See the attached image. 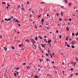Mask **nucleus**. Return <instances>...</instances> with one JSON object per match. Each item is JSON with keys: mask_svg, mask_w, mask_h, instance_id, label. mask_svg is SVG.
I'll use <instances>...</instances> for the list:
<instances>
[{"mask_svg": "<svg viewBox=\"0 0 78 78\" xmlns=\"http://www.w3.org/2000/svg\"><path fill=\"white\" fill-rule=\"evenodd\" d=\"M68 5H69L70 6H71V5H72V3L71 2L69 3Z\"/></svg>", "mask_w": 78, "mask_h": 78, "instance_id": "obj_12", "label": "nucleus"}, {"mask_svg": "<svg viewBox=\"0 0 78 78\" xmlns=\"http://www.w3.org/2000/svg\"><path fill=\"white\" fill-rule=\"evenodd\" d=\"M71 47L72 48H75V46H74V45H72L71 46Z\"/></svg>", "mask_w": 78, "mask_h": 78, "instance_id": "obj_15", "label": "nucleus"}, {"mask_svg": "<svg viewBox=\"0 0 78 78\" xmlns=\"http://www.w3.org/2000/svg\"><path fill=\"white\" fill-rule=\"evenodd\" d=\"M72 36H75V34H74V33H72Z\"/></svg>", "mask_w": 78, "mask_h": 78, "instance_id": "obj_26", "label": "nucleus"}, {"mask_svg": "<svg viewBox=\"0 0 78 78\" xmlns=\"http://www.w3.org/2000/svg\"><path fill=\"white\" fill-rule=\"evenodd\" d=\"M18 26H19V27H20L21 26V25H20V24L19 23H18Z\"/></svg>", "mask_w": 78, "mask_h": 78, "instance_id": "obj_34", "label": "nucleus"}, {"mask_svg": "<svg viewBox=\"0 0 78 78\" xmlns=\"http://www.w3.org/2000/svg\"><path fill=\"white\" fill-rule=\"evenodd\" d=\"M35 40H37V36L35 38Z\"/></svg>", "mask_w": 78, "mask_h": 78, "instance_id": "obj_19", "label": "nucleus"}, {"mask_svg": "<svg viewBox=\"0 0 78 78\" xmlns=\"http://www.w3.org/2000/svg\"><path fill=\"white\" fill-rule=\"evenodd\" d=\"M34 78H39V76L37 75H36L34 76Z\"/></svg>", "mask_w": 78, "mask_h": 78, "instance_id": "obj_4", "label": "nucleus"}, {"mask_svg": "<svg viewBox=\"0 0 78 78\" xmlns=\"http://www.w3.org/2000/svg\"><path fill=\"white\" fill-rule=\"evenodd\" d=\"M76 44L75 42L74 41H73L72 42V45H75Z\"/></svg>", "mask_w": 78, "mask_h": 78, "instance_id": "obj_3", "label": "nucleus"}, {"mask_svg": "<svg viewBox=\"0 0 78 78\" xmlns=\"http://www.w3.org/2000/svg\"><path fill=\"white\" fill-rule=\"evenodd\" d=\"M40 70H41V69H38V72H40Z\"/></svg>", "mask_w": 78, "mask_h": 78, "instance_id": "obj_30", "label": "nucleus"}, {"mask_svg": "<svg viewBox=\"0 0 78 78\" xmlns=\"http://www.w3.org/2000/svg\"><path fill=\"white\" fill-rule=\"evenodd\" d=\"M51 63H52V64H54V63H55V62H51Z\"/></svg>", "mask_w": 78, "mask_h": 78, "instance_id": "obj_52", "label": "nucleus"}, {"mask_svg": "<svg viewBox=\"0 0 78 78\" xmlns=\"http://www.w3.org/2000/svg\"><path fill=\"white\" fill-rule=\"evenodd\" d=\"M16 20V18H14L13 20V21H15Z\"/></svg>", "mask_w": 78, "mask_h": 78, "instance_id": "obj_58", "label": "nucleus"}, {"mask_svg": "<svg viewBox=\"0 0 78 78\" xmlns=\"http://www.w3.org/2000/svg\"><path fill=\"white\" fill-rule=\"evenodd\" d=\"M50 56L51 57V58H53V56H52V55H51V53H50Z\"/></svg>", "mask_w": 78, "mask_h": 78, "instance_id": "obj_23", "label": "nucleus"}, {"mask_svg": "<svg viewBox=\"0 0 78 78\" xmlns=\"http://www.w3.org/2000/svg\"><path fill=\"white\" fill-rule=\"evenodd\" d=\"M66 41H68V40H69V37H68V36H67L66 37Z\"/></svg>", "mask_w": 78, "mask_h": 78, "instance_id": "obj_14", "label": "nucleus"}, {"mask_svg": "<svg viewBox=\"0 0 78 78\" xmlns=\"http://www.w3.org/2000/svg\"><path fill=\"white\" fill-rule=\"evenodd\" d=\"M8 19L7 18H5V21H7V22H8V21H10V20H11V18H8Z\"/></svg>", "mask_w": 78, "mask_h": 78, "instance_id": "obj_2", "label": "nucleus"}, {"mask_svg": "<svg viewBox=\"0 0 78 78\" xmlns=\"http://www.w3.org/2000/svg\"><path fill=\"white\" fill-rule=\"evenodd\" d=\"M48 44L49 45H51V43H48Z\"/></svg>", "mask_w": 78, "mask_h": 78, "instance_id": "obj_39", "label": "nucleus"}, {"mask_svg": "<svg viewBox=\"0 0 78 78\" xmlns=\"http://www.w3.org/2000/svg\"><path fill=\"white\" fill-rule=\"evenodd\" d=\"M76 75H78V73H76Z\"/></svg>", "mask_w": 78, "mask_h": 78, "instance_id": "obj_59", "label": "nucleus"}, {"mask_svg": "<svg viewBox=\"0 0 78 78\" xmlns=\"http://www.w3.org/2000/svg\"><path fill=\"white\" fill-rule=\"evenodd\" d=\"M44 41H45L46 43H48V41H46V39H44Z\"/></svg>", "mask_w": 78, "mask_h": 78, "instance_id": "obj_20", "label": "nucleus"}, {"mask_svg": "<svg viewBox=\"0 0 78 78\" xmlns=\"http://www.w3.org/2000/svg\"><path fill=\"white\" fill-rule=\"evenodd\" d=\"M35 28L36 29V28H37V26L36 25L35 26Z\"/></svg>", "mask_w": 78, "mask_h": 78, "instance_id": "obj_63", "label": "nucleus"}, {"mask_svg": "<svg viewBox=\"0 0 78 78\" xmlns=\"http://www.w3.org/2000/svg\"><path fill=\"white\" fill-rule=\"evenodd\" d=\"M59 20H60V21H62V19H61V18H59Z\"/></svg>", "mask_w": 78, "mask_h": 78, "instance_id": "obj_33", "label": "nucleus"}, {"mask_svg": "<svg viewBox=\"0 0 78 78\" xmlns=\"http://www.w3.org/2000/svg\"><path fill=\"white\" fill-rule=\"evenodd\" d=\"M56 15L58 16H59V14H58V13H56Z\"/></svg>", "mask_w": 78, "mask_h": 78, "instance_id": "obj_49", "label": "nucleus"}, {"mask_svg": "<svg viewBox=\"0 0 78 78\" xmlns=\"http://www.w3.org/2000/svg\"><path fill=\"white\" fill-rule=\"evenodd\" d=\"M58 33V30H56V33Z\"/></svg>", "mask_w": 78, "mask_h": 78, "instance_id": "obj_55", "label": "nucleus"}, {"mask_svg": "<svg viewBox=\"0 0 78 78\" xmlns=\"http://www.w3.org/2000/svg\"><path fill=\"white\" fill-rule=\"evenodd\" d=\"M14 75L15 76H17V74L16 73H14Z\"/></svg>", "mask_w": 78, "mask_h": 78, "instance_id": "obj_16", "label": "nucleus"}, {"mask_svg": "<svg viewBox=\"0 0 78 78\" xmlns=\"http://www.w3.org/2000/svg\"><path fill=\"white\" fill-rule=\"evenodd\" d=\"M67 45V47H70V46L69 45Z\"/></svg>", "mask_w": 78, "mask_h": 78, "instance_id": "obj_36", "label": "nucleus"}, {"mask_svg": "<svg viewBox=\"0 0 78 78\" xmlns=\"http://www.w3.org/2000/svg\"><path fill=\"white\" fill-rule=\"evenodd\" d=\"M62 73L63 74V75L64 74V71H62Z\"/></svg>", "mask_w": 78, "mask_h": 78, "instance_id": "obj_46", "label": "nucleus"}, {"mask_svg": "<svg viewBox=\"0 0 78 78\" xmlns=\"http://www.w3.org/2000/svg\"><path fill=\"white\" fill-rule=\"evenodd\" d=\"M53 67L54 69H55V68L56 67L55 66H53Z\"/></svg>", "mask_w": 78, "mask_h": 78, "instance_id": "obj_43", "label": "nucleus"}, {"mask_svg": "<svg viewBox=\"0 0 78 78\" xmlns=\"http://www.w3.org/2000/svg\"><path fill=\"white\" fill-rule=\"evenodd\" d=\"M21 45V47H23V43H22Z\"/></svg>", "mask_w": 78, "mask_h": 78, "instance_id": "obj_28", "label": "nucleus"}, {"mask_svg": "<svg viewBox=\"0 0 78 78\" xmlns=\"http://www.w3.org/2000/svg\"><path fill=\"white\" fill-rule=\"evenodd\" d=\"M40 61L41 62H42V60H41V59H40Z\"/></svg>", "mask_w": 78, "mask_h": 78, "instance_id": "obj_53", "label": "nucleus"}, {"mask_svg": "<svg viewBox=\"0 0 78 78\" xmlns=\"http://www.w3.org/2000/svg\"><path fill=\"white\" fill-rule=\"evenodd\" d=\"M73 74H72L70 77H71L72 76H73Z\"/></svg>", "mask_w": 78, "mask_h": 78, "instance_id": "obj_51", "label": "nucleus"}, {"mask_svg": "<svg viewBox=\"0 0 78 78\" xmlns=\"http://www.w3.org/2000/svg\"><path fill=\"white\" fill-rule=\"evenodd\" d=\"M65 3H67V0H65Z\"/></svg>", "mask_w": 78, "mask_h": 78, "instance_id": "obj_21", "label": "nucleus"}, {"mask_svg": "<svg viewBox=\"0 0 78 78\" xmlns=\"http://www.w3.org/2000/svg\"><path fill=\"white\" fill-rule=\"evenodd\" d=\"M30 66H28L27 68V69H30Z\"/></svg>", "mask_w": 78, "mask_h": 78, "instance_id": "obj_29", "label": "nucleus"}, {"mask_svg": "<svg viewBox=\"0 0 78 78\" xmlns=\"http://www.w3.org/2000/svg\"><path fill=\"white\" fill-rule=\"evenodd\" d=\"M46 56H48V54H46Z\"/></svg>", "mask_w": 78, "mask_h": 78, "instance_id": "obj_54", "label": "nucleus"}, {"mask_svg": "<svg viewBox=\"0 0 78 78\" xmlns=\"http://www.w3.org/2000/svg\"><path fill=\"white\" fill-rule=\"evenodd\" d=\"M48 61H49V59H48V58H47L46 61H47V62H48Z\"/></svg>", "mask_w": 78, "mask_h": 78, "instance_id": "obj_24", "label": "nucleus"}, {"mask_svg": "<svg viewBox=\"0 0 78 78\" xmlns=\"http://www.w3.org/2000/svg\"><path fill=\"white\" fill-rule=\"evenodd\" d=\"M25 41H26V42H27L28 43H30V40H29L28 39L25 40Z\"/></svg>", "mask_w": 78, "mask_h": 78, "instance_id": "obj_5", "label": "nucleus"}, {"mask_svg": "<svg viewBox=\"0 0 78 78\" xmlns=\"http://www.w3.org/2000/svg\"><path fill=\"white\" fill-rule=\"evenodd\" d=\"M71 70L73 71V68H71Z\"/></svg>", "mask_w": 78, "mask_h": 78, "instance_id": "obj_40", "label": "nucleus"}, {"mask_svg": "<svg viewBox=\"0 0 78 78\" xmlns=\"http://www.w3.org/2000/svg\"><path fill=\"white\" fill-rule=\"evenodd\" d=\"M15 72H16V73L18 75H19V73L18 72H17L16 71H15Z\"/></svg>", "mask_w": 78, "mask_h": 78, "instance_id": "obj_17", "label": "nucleus"}, {"mask_svg": "<svg viewBox=\"0 0 78 78\" xmlns=\"http://www.w3.org/2000/svg\"><path fill=\"white\" fill-rule=\"evenodd\" d=\"M76 62H74V66H75V64H76Z\"/></svg>", "mask_w": 78, "mask_h": 78, "instance_id": "obj_27", "label": "nucleus"}, {"mask_svg": "<svg viewBox=\"0 0 78 78\" xmlns=\"http://www.w3.org/2000/svg\"><path fill=\"white\" fill-rule=\"evenodd\" d=\"M15 69H16V70H19V67H18L17 68H15Z\"/></svg>", "mask_w": 78, "mask_h": 78, "instance_id": "obj_18", "label": "nucleus"}, {"mask_svg": "<svg viewBox=\"0 0 78 78\" xmlns=\"http://www.w3.org/2000/svg\"><path fill=\"white\" fill-rule=\"evenodd\" d=\"M51 42V40H50L48 41V43H50V42Z\"/></svg>", "mask_w": 78, "mask_h": 78, "instance_id": "obj_13", "label": "nucleus"}, {"mask_svg": "<svg viewBox=\"0 0 78 78\" xmlns=\"http://www.w3.org/2000/svg\"><path fill=\"white\" fill-rule=\"evenodd\" d=\"M44 2H42L40 3L41 4H42V3H44Z\"/></svg>", "mask_w": 78, "mask_h": 78, "instance_id": "obj_38", "label": "nucleus"}, {"mask_svg": "<svg viewBox=\"0 0 78 78\" xmlns=\"http://www.w3.org/2000/svg\"><path fill=\"white\" fill-rule=\"evenodd\" d=\"M41 21L42 22V23H44V18H42L41 19Z\"/></svg>", "mask_w": 78, "mask_h": 78, "instance_id": "obj_7", "label": "nucleus"}, {"mask_svg": "<svg viewBox=\"0 0 78 78\" xmlns=\"http://www.w3.org/2000/svg\"><path fill=\"white\" fill-rule=\"evenodd\" d=\"M12 49H15V48L13 46L12 47Z\"/></svg>", "mask_w": 78, "mask_h": 78, "instance_id": "obj_37", "label": "nucleus"}, {"mask_svg": "<svg viewBox=\"0 0 78 78\" xmlns=\"http://www.w3.org/2000/svg\"><path fill=\"white\" fill-rule=\"evenodd\" d=\"M71 20H72V19L71 18H69V21H70V22L71 21Z\"/></svg>", "mask_w": 78, "mask_h": 78, "instance_id": "obj_42", "label": "nucleus"}, {"mask_svg": "<svg viewBox=\"0 0 78 78\" xmlns=\"http://www.w3.org/2000/svg\"><path fill=\"white\" fill-rule=\"evenodd\" d=\"M7 5L8 6H10V5H9V4H8V3H7Z\"/></svg>", "mask_w": 78, "mask_h": 78, "instance_id": "obj_48", "label": "nucleus"}, {"mask_svg": "<svg viewBox=\"0 0 78 78\" xmlns=\"http://www.w3.org/2000/svg\"><path fill=\"white\" fill-rule=\"evenodd\" d=\"M25 64H26V63L25 62H24V63H23V66H24V65H25Z\"/></svg>", "mask_w": 78, "mask_h": 78, "instance_id": "obj_44", "label": "nucleus"}, {"mask_svg": "<svg viewBox=\"0 0 78 78\" xmlns=\"http://www.w3.org/2000/svg\"><path fill=\"white\" fill-rule=\"evenodd\" d=\"M59 37H60V39H61V37H62L61 36V35H60L59 36Z\"/></svg>", "mask_w": 78, "mask_h": 78, "instance_id": "obj_32", "label": "nucleus"}, {"mask_svg": "<svg viewBox=\"0 0 78 78\" xmlns=\"http://www.w3.org/2000/svg\"><path fill=\"white\" fill-rule=\"evenodd\" d=\"M19 47H21V46H22L21 44H20L19 45Z\"/></svg>", "mask_w": 78, "mask_h": 78, "instance_id": "obj_45", "label": "nucleus"}, {"mask_svg": "<svg viewBox=\"0 0 78 78\" xmlns=\"http://www.w3.org/2000/svg\"><path fill=\"white\" fill-rule=\"evenodd\" d=\"M2 4H5V5H6V2H2Z\"/></svg>", "mask_w": 78, "mask_h": 78, "instance_id": "obj_22", "label": "nucleus"}, {"mask_svg": "<svg viewBox=\"0 0 78 78\" xmlns=\"http://www.w3.org/2000/svg\"><path fill=\"white\" fill-rule=\"evenodd\" d=\"M13 18H14V16H12L10 17V18H11V19H13Z\"/></svg>", "mask_w": 78, "mask_h": 78, "instance_id": "obj_35", "label": "nucleus"}, {"mask_svg": "<svg viewBox=\"0 0 78 78\" xmlns=\"http://www.w3.org/2000/svg\"><path fill=\"white\" fill-rule=\"evenodd\" d=\"M55 55V53H53L52 54V56H53V55Z\"/></svg>", "mask_w": 78, "mask_h": 78, "instance_id": "obj_56", "label": "nucleus"}, {"mask_svg": "<svg viewBox=\"0 0 78 78\" xmlns=\"http://www.w3.org/2000/svg\"><path fill=\"white\" fill-rule=\"evenodd\" d=\"M38 37L40 38V39H42V37H41L39 36H38Z\"/></svg>", "mask_w": 78, "mask_h": 78, "instance_id": "obj_10", "label": "nucleus"}, {"mask_svg": "<svg viewBox=\"0 0 78 78\" xmlns=\"http://www.w3.org/2000/svg\"><path fill=\"white\" fill-rule=\"evenodd\" d=\"M41 45L42 46V47H43V48H45V45L41 44Z\"/></svg>", "mask_w": 78, "mask_h": 78, "instance_id": "obj_8", "label": "nucleus"}, {"mask_svg": "<svg viewBox=\"0 0 78 78\" xmlns=\"http://www.w3.org/2000/svg\"><path fill=\"white\" fill-rule=\"evenodd\" d=\"M0 38H1V39H2V35H0Z\"/></svg>", "mask_w": 78, "mask_h": 78, "instance_id": "obj_50", "label": "nucleus"}, {"mask_svg": "<svg viewBox=\"0 0 78 78\" xmlns=\"http://www.w3.org/2000/svg\"><path fill=\"white\" fill-rule=\"evenodd\" d=\"M75 36H78V33H77L75 34Z\"/></svg>", "mask_w": 78, "mask_h": 78, "instance_id": "obj_25", "label": "nucleus"}, {"mask_svg": "<svg viewBox=\"0 0 78 78\" xmlns=\"http://www.w3.org/2000/svg\"><path fill=\"white\" fill-rule=\"evenodd\" d=\"M4 49L5 51H6L7 50V48H6L5 47H4Z\"/></svg>", "mask_w": 78, "mask_h": 78, "instance_id": "obj_9", "label": "nucleus"}, {"mask_svg": "<svg viewBox=\"0 0 78 78\" xmlns=\"http://www.w3.org/2000/svg\"><path fill=\"white\" fill-rule=\"evenodd\" d=\"M66 29L67 31H69V28H68V27H66Z\"/></svg>", "mask_w": 78, "mask_h": 78, "instance_id": "obj_11", "label": "nucleus"}, {"mask_svg": "<svg viewBox=\"0 0 78 78\" xmlns=\"http://www.w3.org/2000/svg\"><path fill=\"white\" fill-rule=\"evenodd\" d=\"M61 15H62V14H63V12H61Z\"/></svg>", "mask_w": 78, "mask_h": 78, "instance_id": "obj_47", "label": "nucleus"}, {"mask_svg": "<svg viewBox=\"0 0 78 78\" xmlns=\"http://www.w3.org/2000/svg\"><path fill=\"white\" fill-rule=\"evenodd\" d=\"M41 15H39V16H38V18H39L41 17Z\"/></svg>", "mask_w": 78, "mask_h": 78, "instance_id": "obj_31", "label": "nucleus"}, {"mask_svg": "<svg viewBox=\"0 0 78 78\" xmlns=\"http://www.w3.org/2000/svg\"><path fill=\"white\" fill-rule=\"evenodd\" d=\"M74 9H76V7H74Z\"/></svg>", "mask_w": 78, "mask_h": 78, "instance_id": "obj_61", "label": "nucleus"}, {"mask_svg": "<svg viewBox=\"0 0 78 78\" xmlns=\"http://www.w3.org/2000/svg\"><path fill=\"white\" fill-rule=\"evenodd\" d=\"M15 22H17V23H20V22L19 21V20L17 19L16 20Z\"/></svg>", "mask_w": 78, "mask_h": 78, "instance_id": "obj_6", "label": "nucleus"}, {"mask_svg": "<svg viewBox=\"0 0 78 78\" xmlns=\"http://www.w3.org/2000/svg\"><path fill=\"white\" fill-rule=\"evenodd\" d=\"M32 42L34 45V44H36V41L34 39H32Z\"/></svg>", "mask_w": 78, "mask_h": 78, "instance_id": "obj_1", "label": "nucleus"}, {"mask_svg": "<svg viewBox=\"0 0 78 78\" xmlns=\"http://www.w3.org/2000/svg\"><path fill=\"white\" fill-rule=\"evenodd\" d=\"M44 38H46V37H47V36H44Z\"/></svg>", "mask_w": 78, "mask_h": 78, "instance_id": "obj_60", "label": "nucleus"}, {"mask_svg": "<svg viewBox=\"0 0 78 78\" xmlns=\"http://www.w3.org/2000/svg\"><path fill=\"white\" fill-rule=\"evenodd\" d=\"M8 8H9V7H8V6H7V9H8Z\"/></svg>", "mask_w": 78, "mask_h": 78, "instance_id": "obj_62", "label": "nucleus"}, {"mask_svg": "<svg viewBox=\"0 0 78 78\" xmlns=\"http://www.w3.org/2000/svg\"><path fill=\"white\" fill-rule=\"evenodd\" d=\"M76 40L78 41V38H76Z\"/></svg>", "mask_w": 78, "mask_h": 78, "instance_id": "obj_64", "label": "nucleus"}, {"mask_svg": "<svg viewBox=\"0 0 78 78\" xmlns=\"http://www.w3.org/2000/svg\"><path fill=\"white\" fill-rule=\"evenodd\" d=\"M76 60L77 61H78V58L76 57Z\"/></svg>", "mask_w": 78, "mask_h": 78, "instance_id": "obj_41", "label": "nucleus"}, {"mask_svg": "<svg viewBox=\"0 0 78 78\" xmlns=\"http://www.w3.org/2000/svg\"><path fill=\"white\" fill-rule=\"evenodd\" d=\"M49 16V14H47V17H48Z\"/></svg>", "mask_w": 78, "mask_h": 78, "instance_id": "obj_57", "label": "nucleus"}]
</instances>
